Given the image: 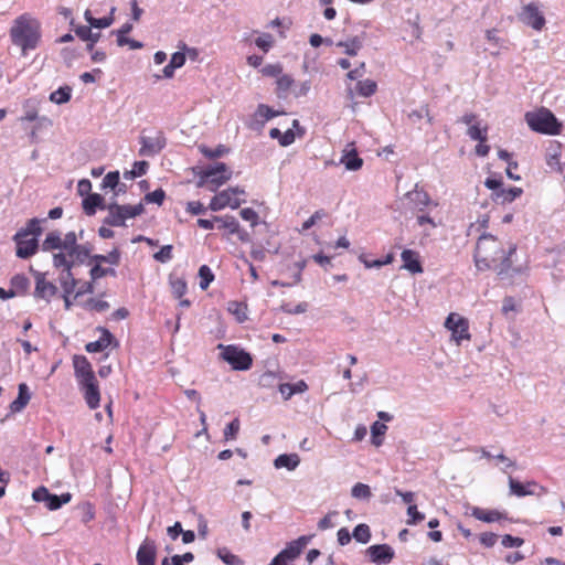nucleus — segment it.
I'll return each mask as SVG.
<instances>
[{"label": "nucleus", "mask_w": 565, "mask_h": 565, "mask_svg": "<svg viewBox=\"0 0 565 565\" xmlns=\"http://www.w3.org/2000/svg\"><path fill=\"white\" fill-rule=\"evenodd\" d=\"M78 236L75 232H67L64 236L60 231H51L41 244V249L51 253L54 269H68L72 253L78 245Z\"/></svg>", "instance_id": "f257e3e1"}, {"label": "nucleus", "mask_w": 565, "mask_h": 565, "mask_svg": "<svg viewBox=\"0 0 565 565\" xmlns=\"http://www.w3.org/2000/svg\"><path fill=\"white\" fill-rule=\"evenodd\" d=\"M10 35L13 44L20 46L25 54L34 50L40 40V23L28 15H21L11 28Z\"/></svg>", "instance_id": "f03ea898"}, {"label": "nucleus", "mask_w": 565, "mask_h": 565, "mask_svg": "<svg viewBox=\"0 0 565 565\" xmlns=\"http://www.w3.org/2000/svg\"><path fill=\"white\" fill-rule=\"evenodd\" d=\"M196 174L199 177L196 185L199 188L206 186L214 192L231 179L232 171L224 162H217L201 169Z\"/></svg>", "instance_id": "7ed1b4c3"}, {"label": "nucleus", "mask_w": 565, "mask_h": 565, "mask_svg": "<svg viewBox=\"0 0 565 565\" xmlns=\"http://www.w3.org/2000/svg\"><path fill=\"white\" fill-rule=\"evenodd\" d=\"M525 120L529 127L536 132L545 135H558L561 124L554 114L547 108H541L539 111H529L525 114Z\"/></svg>", "instance_id": "20e7f679"}, {"label": "nucleus", "mask_w": 565, "mask_h": 565, "mask_svg": "<svg viewBox=\"0 0 565 565\" xmlns=\"http://www.w3.org/2000/svg\"><path fill=\"white\" fill-rule=\"evenodd\" d=\"M503 254L501 243L491 234H482L477 242L475 250V260L477 264L483 263L486 266H490L491 263H495Z\"/></svg>", "instance_id": "39448f33"}, {"label": "nucleus", "mask_w": 565, "mask_h": 565, "mask_svg": "<svg viewBox=\"0 0 565 565\" xmlns=\"http://www.w3.org/2000/svg\"><path fill=\"white\" fill-rule=\"evenodd\" d=\"M108 211L107 216L104 218L103 223L108 226H125L126 221L128 218H134L143 213L145 207L142 203L136 205H119L117 203H111L107 205Z\"/></svg>", "instance_id": "423d86ee"}, {"label": "nucleus", "mask_w": 565, "mask_h": 565, "mask_svg": "<svg viewBox=\"0 0 565 565\" xmlns=\"http://www.w3.org/2000/svg\"><path fill=\"white\" fill-rule=\"evenodd\" d=\"M243 195H245L244 189L239 186L228 188L215 194L209 207L214 212L221 211L227 206L235 210L245 202V199L242 198Z\"/></svg>", "instance_id": "0eeeda50"}, {"label": "nucleus", "mask_w": 565, "mask_h": 565, "mask_svg": "<svg viewBox=\"0 0 565 565\" xmlns=\"http://www.w3.org/2000/svg\"><path fill=\"white\" fill-rule=\"evenodd\" d=\"M222 349L221 356L226 361L234 370L246 371L249 370L253 364L250 354L235 345H218Z\"/></svg>", "instance_id": "6e6552de"}, {"label": "nucleus", "mask_w": 565, "mask_h": 565, "mask_svg": "<svg viewBox=\"0 0 565 565\" xmlns=\"http://www.w3.org/2000/svg\"><path fill=\"white\" fill-rule=\"evenodd\" d=\"M139 142L141 145L139 156L154 157L166 147L167 139L162 131L157 130L150 135H141Z\"/></svg>", "instance_id": "1a4fd4ad"}, {"label": "nucleus", "mask_w": 565, "mask_h": 565, "mask_svg": "<svg viewBox=\"0 0 565 565\" xmlns=\"http://www.w3.org/2000/svg\"><path fill=\"white\" fill-rule=\"evenodd\" d=\"M32 498L35 502L44 503L49 510L55 511L62 505L68 503L72 500V494L70 492H65L57 495L51 493L45 487H39L33 491Z\"/></svg>", "instance_id": "9d476101"}, {"label": "nucleus", "mask_w": 565, "mask_h": 565, "mask_svg": "<svg viewBox=\"0 0 565 565\" xmlns=\"http://www.w3.org/2000/svg\"><path fill=\"white\" fill-rule=\"evenodd\" d=\"M445 327L451 331V337L457 344H460L462 340L470 339L468 320L458 313H449L446 318Z\"/></svg>", "instance_id": "9b49d317"}, {"label": "nucleus", "mask_w": 565, "mask_h": 565, "mask_svg": "<svg viewBox=\"0 0 565 565\" xmlns=\"http://www.w3.org/2000/svg\"><path fill=\"white\" fill-rule=\"evenodd\" d=\"M35 278V288L33 297L50 302L51 299L57 294L58 289L52 281L46 279V274L41 271H33Z\"/></svg>", "instance_id": "f8f14e48"}, {"label": "nucleus", "mask_w": 565, "mask_h": 565, "mask_svg": "<svg viewBox=\"0 0 565 565\" xmlns=\"http://www.w3.org/2000/svg\"><path fill=\"white\" fill-rule=\"evenodd\" d=\"M58 273L57 280L61 285V288L63 290V300H64V307L66 310H70L73 306V302L71 300V295L74 294L75 288L78 285V280L75 278V275L73 271H70L68 269H55Z\"/></svg>", "instance_id": "ddd939ff"}, {"label": "nucleus", "mask_w": 565, "mask_h": 565, "mask_svg": "<svg viewBox=\"0 0 565 565\" xmlns=\"http://www.w3.org/2000/svg\"><path fill=\"white\" fill-rule=\"evenodd\" d=\"M519 19L522 23L531 26L535 31H541L546 23L543 13L535 3L524 6L519 14Z\"/></svg>", "instance_id": "4468645a"}, {"label": "nucleus", "mask_w": 565, "mask_h": 565, "mask_svg": "<svg viewBox=\"0 0 565 565\" xmlns=\"http://www.w3.org/2000/svg\"><path fill=\"white\" fill-rule=\"evenodd\" d=\"M370 562L375 565H387L395 557V552L388 544L371 545L365 551Z\"/></svg>", "instance_id": "2eb2a0df"}, {"label": "nucleus", "mask_w": 565, "mask_h": 565, "mask_svg": "<svg viewBox=\"0 0 565 565\" xmlns=\"http://www.w3.org/2000/svg\"><path fill=\"white\" fill-rule=\"evenodd\" d=\"M309 539L307 536H300L285 546L276 556L287 563H292L297 559L305 547L307 546Z\"/></svg>", "instance_id": "dca6fc26"}, {"label": "nucleus", "mask_w": 565, "mask_h": 565, "mask_svg": "<svg viewBox=\"0 0 565 565\" xmlns=\"http://www.w3.org/2000/svg\"><path fill=\"white\" fill-rule=\"evenodd\" d=\"M406 199L413 204V207L418 212H425L429 205L438 206L437 202L431 201L429 194L418 188V184L405 194Z\"/></svg>", "instance_id": "f3484780"}, {"label": "nucleus", "mask_w": 565, "mask_h": 565, "mask_svg": "<svg viewBox=\"0 0 565 565\" xmlns=\"http://www.w3.org/2000/svg\"><path fill=\"white\" fill-rule=\"evenodd\" d=\"M157 556V546L153 540L146 537L140 544L136 559L138 565H154Z\"/></svg>", "instance_id": "a211bd4d"}, {"label": "nucleus", "mask_w": 565, "mask_h": 565, "mask_svg": "<svg viewBox=\"0 0 565 565\" xmlns=\"http://www.w3.org/2000/svg\"><path fill=\"white\" fill-rule=\"evenodd\" d=\"M509 486L510 492L520 498L535 494L540 495L542 492H545L544 488L534 481L522 483L513 478H510Z\"/></svg>", "instance_id": "6ab92c4d"}, {"label": "nucleus", "mask_w": 565, "mask_h": 565, "mask_svg": "<svg viewBox=\"0 0 565 565\" xmlns=\"http://www.w3.org/2000/svg\"><path fill=\"white\" fill-rule=\"evenodd\" d=\"M17 245L15 255L21 259H28L39 250V239L36 237H20L17 238V233L13 236Z\"/></svg>", "instance_id": "aec40b11"}, {"label": "nucleus", "mask_w": 565, "mask_h": 565, "mask_svg": "<svg viewBox=\"0 0 565 565\" xmlns=\"http://www.w3.org/2000/svg\"><path fill=\"white\" fill-rule=\"evenodd\" d=\"M73 365L75 371V376L78 383L85 381H94L96 379L95 373L93 372L92 365L86 356L84 355H75L73 358Z\"/></svg>", "instance_id": "412c9836"}, {"label": "nucleus", "mask_w": 565, "mask_h": 565, "mask_svg": "<svg viewBox=\"0 0 565 565\" xmlns=\"http://www.w3.org/2000/svg\"><path fill=\"white\" fill-rule=\"evenodd\" d=\"M78 385L84 393V397L88 407L90 409H96L97 407H99L100 394L97 380L94 379V381H85L78 383Z\"/></svg>", "instance_id": "4be33fe9"}, {"label": "nucleus", "mask_w": 565, "mask_h": 565, "mask_svg": "<svg viewBox=\"0 0 565 565\" xmlns=\"http://www.w3.org/2000/svg\"><path fill=\"white\" fill-rule=\"evenodd\" d=\"M516 252V246L515 245H511L509 247V250L508 253L505 254V252L503 250V254H500V267H499V276L501 277H512L514 274H520L521 273V267H514L513 266V262H512V256L515 254Z\"/></svg>", "instance_id": "5701e85b"}, {"label": "nucleus", "mask_w": 565, "mask_h": 565, "mask_svg": "<svg viewBox=\"0 0 565 565\" xmlns=\"http://www.w3.org/2000/svg\"><path fill=\"white\" fill-rule=\"evenodd\" d=\"M340 163L344 164L349 171H358L362 168L363 160L359 157L353 143L348 145L343 150Z\"/></svg>", "instance_id": "b1692460"}, {"label": "nucleus", "mask_w": 565, "mask_h": 565, "mask_svg": "<svg viewBox=\"0 0 565 565\" xmlns=\"http://www.w3.org/2000/svg\"><path fill=\"white\" fill-rule=\"evenodd\" d=\"M93 246L88 243L86 244H78L77 247L72 253V258L70 262V271H73V269L76 266L84 265L88 262V259L92 257Z\"/></svg>", "instance_id": "393cba45"}, {"label": "nucleus", "mask_w": 565, "mask_h": 565, "mask_svg": "<svg viewBox=\"0 0 565 565\" xmlns=\"http://www.w3.org/2000/svg\"><path fill=\"white\" fill-rule=\"evenodd\" d=\"M403 267L412 274L423 273L418 253L412 249H404L401 254Z\"/></svg>", "instance_id": "a878e982"}, {"label": "nucleus", "mask_w": 565, "mask_h": 565, "mask_svg": "<svg viewBox=\"0 0 565 565\" xmlns=\"http://www.w3.org/2000/svg\"><path fill=\"white\" fill-rule=\"evenodd\" d=\"M131 30H132V24L127 22V23L122 24L119 30L113 31V33L117 34V44L119 46L129 45V47L131 50L141 49L143 46V44L141 42L126 36V34H128Z\"/></svg>", "instance_id": "bb28decb"}, {"label": "nucleus", "mask_w": 565, "mask_h": 565, "mask_svg": "<svg viewBox=\"0 0 565 565\" xmlns=\"http://www.w3.org/2000/svg\"><path fill=\"white\" fill-rule=\"evenodd\" d=\"M83 209L84 212L92 216L96 213V210H106L107 205H105L104 198L98 193H90L83 200Z\"/></svg>", "instance_id": "cd10ccee"}, {"label": "nucleus", "mask_w": 565, "mask_h": 565, "mask_svg": "<svg viewBox=\"0 0 565 565\" xmlns=\"http://www.w3.org/2000/svg\"><path fill=\"white\" fill-rule=\"evenodd\" d=\"M523 190L521 188L511 186L502 188L499 192H492V200L498 204H505L513 202L516 198L521 196Z\"/></svg>", "instance_id": "c85d7f7f"}, {"label": "nucleus", "mask_w": 565, "mask_h": 565, "mask_svg": "<svg viewBox=\"0 0 565 565\" xmlns=\"http://www.w3.org/2000/svg\"><path fill=\"white\" fill-rule=\"evenodd\" d=\"M364 42V33L362 35H355L347 39L345 41H339L335 43L338 47H342L344 53L349 56L358 55L362 49Z\"/></svg>", "instance_id": "c756f323"}, {"label": "nucleus", "mask_w": 565, "mask_h": 565, "mask_svg": "<svg viewBox=\"0 0 565 565\" xmlns=\"http://www.w3.org/2000/svg\"><path fill=\"white\" fill-rule=\"evenodd\" d=\"M31 393L25 383L19 384L18 387V397L10 404V411L12 413L21 412L30 402Z\"/></svg>", "instance_id": "7c9ffc66"}, {"label": "nucleus", "mask_w": 565, "mask_h": 565, "mask_svg": "<svg viewBox=\"0 0 565 565\" xmlns=\"http://www.w3.org/2000/svg\"><path fill=\"white\" fill-rule=\"evenodd\" d=\"M113 339L114 335L107 329H103L99 339L93 342H88L85 345V349L89 353L102 352L110 345Z\"/></svg>", "instance_id": "2f4dec72"}, {"label": "nucleus", "mask_w": 565, "mask_h": 565, "mask_svg": "<svg viewBox=\"0 0 565 565\" xmlns=\"http://www.w3.org/2000/svg\"><path fill=\"white\" fill-rule=\"evenodd\" d=\"M42 222H45V218L40 220V218L33 217V218L29 220L25 227H22L17 232V238L28 237L30 235H32V237L38 238L43 232V230L41 227Z\"/></svg>", "instance_id": "473e14b6"}, {"label": "nucleus", "mask_w": 565, "mask_h": 565, "mask_svg": "<svg viewBox=\"0 0 565 565\" xmlns=\"http://www.w3.org/2000/svg\"><path fill=\"white\" fill-rule=\"evenodd\" d=\"M116 11V8L115 7H111L110 9V14L108 17H104V18H94L92 15V12L90 10H86L85 13H84V18L86 20V22L92 26V28H96V29H105V28H108L113 24L114 22V13Z\"/></svg>", "instance_id": "72a5a7b5"}, {"label": "nucleus", "mask_w": 565, "mask_h": 565, "mask_svg": "<svg viewBox=\"0 0 565 565\" xmlns=\"http://www.w3.org/2000/svg\"><path fill=\"white\" fill-rule=\"evenodd\" d=\"M299 463L300 458L297 454H281L274 460L275 468H286L289 471L295 470Z\"/></svg>", "instance_id": "f704fd0d"}, {"label": "nucleus", "mask_w": 565, "mask_h": 565, "mask_svg": "<svg viewBox=\"0 0 565 565\" xmlns=\"http://www.w3.org/2000/svg\"><path fill=\"white\" fill-rule=\"evenodd\" d=\"M214 221L216 222V227L225 230L228 235H234L235 232H238V221L233 215L214 216Z\"/></svg>", "instance_id": "c9c22d12"}, {"label": "nucleus", "mask_w": 565, "mask_h": 565, "mask_svg": "<svg viewBox=\"0 0 565 565\" xmlns=\"http://www.w3.org/2000/svg\"><path fill=\"white\" fill-rule=\"evenodd\" d=\"M471 515L487 523L499 521L502 518L501 513L497 510H484L478 507L471 509Z\"/></svg>", "instance_id": "e433bc0d"}, {"label": "nucleus", "mask_w": 565, "mask_h": 565, "mask_svg": "<svg viewBox=\"0 0 565 565\" xmlns=\"http://www.w3.org/2000/svg\"><path fill=\"white\" fill-rule=\"evenodd\" d=\"M276 92L279 98H287L289 90L295 85V81L290 75L281 74L276 81Z\"/></svg>", "instance_id": "4c0bfd02"}, {"label": "nucleus", "mask_w": 565, "mask_h": 565, "mask_svg": "<svg viewBox=\"0 0 565 565\" xmlns=\"http://www.w3.org/2000/svg\"><path fill=\"white\" fill-rule=\"evenodd\" d=\"M416 216V223L419 227L423 228L424 235L428 236L430 235V230H434L438 226L437 222L433 217H430L428 214L424 212H419Z\"/></svg>", "instance_id": "58836bf2"}, {"label": "nucleus", "mask_w": 565, "mask_h": 565, "mask_svg": "<svg viewBox=\"0 0 565 565\" xmlns=\"http://www.w3.org/2000/svg\"><path fill=\"white\" fill-rule=\"evenodd\" d=\"M89 276L93 281H96L106 276L116 277L117 271L113 267H103L98 264H94L89 270Z\"/></svg>", "instance_id": "ea45409f"}, {"label": "nucleus", "mask_w": 565, "mask_h": 565, "mask_svg": "<svg viewBox=\"0 0 565 565\" xmlns=\"http://www.w3.org/2000/svg\"><path fill=\"white\" fill-rule=\"evenodd\" d=\"M72 96V88L68 86L60 87L50 94V100L54 104L62 105L67 103Z\"/></svg>", "instance_id": "a19ab883"}, {"label": "nucleus", "mask_w": 565, "mask_h": 565, "mask_svg": "<svg viewBox=\"0 0 565 565\" xmlns=\"http://www.w3.org/2000/svg\"><path fill=\"white\" fill-rule=\"evenodd\" d=\"M377 85L372 79L359 81L356 83L355 89L358 94L362 97H370L376 92Z\"/></svg>", "instance_id": "79ce46f5"}, {"label": "nucleus", "mask_w": 565, "mask_h": 565, "mask_svg": "<svg viewBox=\"0 0 565 565\" xmlns=\"http://www.w3.org/2000/svg\"><path fill=\"white\" fill-rule=\"evenodd\" d=\"M352 536L362 544H366L371 540V530L367 524H358L352 533Z\"/></svg>", "instance_id": "37998d69"}, {"label": "nucleus", "mask_w": 565, "mask_h": 565, "mask_svg": "<svg viewBox=\"0 0 565 565\" xmlns=\"http://www.w3.org/2000/svg\"><path fill=\"white\" fill-rule=\"evenodd\" d=\"M387 426L380 422L373 423L371 426V435H372V444L376 447L381 446L383 443V435L386 433Z\"/></svg>", "instance_id": "c03bdc74"}, {"label": "nucleus", "mask_w": 565, "mask_h": 565, "mask_svg": "<svg viewBox=\"0 0 565 565\" xmlns=\"http://www.w3.org/2000/svg\"><path fill=\"white\" fill-rule=\"evenodd\" d=\"M30 281L24 275H15L11 279V289L15 292V296L19 294H24L29 288Z\"/></svg>", "instance_id": "a18cd8bd"}, {"label": "nucleus", "mask_w": 565, "mask_h": 565, "mask_svg": "<svg viewBox=\"0 0 565 565\" xmlns=\"http://www.w3.org/2000/svg\"><path fill=\"white\" fill-rule=\"evenodd\" d=\"M487 132H488V128L487 127L482 128V127H480L479 122H477V124L471 125L468 128L467 135L472 140H477L479 142H486L487 141Z\"/></svg>", "instance_id": "49530a36"}, {"label": "nucleus", "mask_w": 565, "mask_h": 565, "mask_svg": "<svg viewBox=\"0 0 565 565\" xmlns=\"http://www.w3.org/2000/svg\"><path fill=\"white\" fill-rule=\"evenodd\" d=\"M408 118L414 125L418 124L424 118H426L427 122L429 124L433 120V118L429 115L428 107L426 105L420 106L418 109L412 110L408 114Z\"/></svg>", "instance_id": "de8ad7c7"}, {"label": "nucleus", "mask_w": 565, "mask_h": 565, "mask_svg": "<svg viewBox=\"0 0 565 565\" xmlns=\"http://www.w3.org/2000/svg\"><path fill=\"white\" fill-rule=\"evenodd\" d=\"M200 151L207 159H216V158H221L225 153H227L228 149L223 145H220L215 148H209L206 146H201Z\"/></svg>", "instance_id": "09e8293b"}, {"label": "nucleus", "mask_w": 565, "mask_h": 565, "mask_svg": "<svg viewBox=\"0 0 565 565\" xmlns=\"http://www.w3.org/2000/svg\"><path fill=\"white\" fill-rule=\"evenodd\" d=\"M200 288L205 290L214 280V274L207 265H202L199 268Z\"/></svg>", "instance_id": "8fccbe9b"}, {"label": "nucleus", "mask_w": 565, "mask_h": 565, "mask_svg": "<svg viewBox=\"0 0 565 565\" xmlns=\"http://www.w3.org/2000/svg\"><path fill=\"white\" fill-rule=\"evenodd\" d=\"M351 494L353 498L359 500H369L372 495L370 487L361 482L353 486Z\"/></svg>", "instance_id": "3c124183"}, {"label": "nucleus", "mask_w": 565, "mask_h": 565, "mask_svg": "<svg viewBox=\"0 0 565 565\" xmlns=\"http://www.w3.org/2000/svg\"><path fill=\"white\" fill-rule=\"evenodd\" d=\"M217 556L226 565H242L243 564V561L237 555L231 553L226 547L218 548Z\"/></svg>", "instance_id": "603ef678"}, {"label": "nucleus", "mask_w": 565, "mask_h": 565, "mask_svg": "<svg viewBox=\"0 0 565 565\" xmlns=\"http://www.w3.org/2000/svg\"><path fill=\"white\" fill-rule=\"evenodd\" d=\"M170 286L175 298H182L186 294L188 286L183 278L171 279Z\"/></svg>", "instance_id": "864d4df0"}, {"label": "nucleus", "mask_w": 565, "mask_h": 565, "mask_svg": "<svg viewBox=\"0 0 565 565\" xmlns=\"http://www.w3.org/2000/svg\"><path fill=\"white\" fill-rule=\"evenodd\" d=\"M285 114L284 111L274 110L265 104H259L256 110V116L263 118L265 121L276 116Z\"/></svg>", "instance_id": "5fc2aeb1"}, {"label": "nucleus", "mask_w": 565, "mask_h": 565, "mask_svg": "<svg viewBox=\"0 0 565 565\" xmlns=\"http://www.w3.org/2000/svg\"><path fill=\"white\" fill-rule=\"evenodd\" d=\"M119 185V172L118 171H110L108 172L102 182L103 189H111L115 190Z\"/></svg>", "instance_id": "6e6d98bb"}, {"label": "nucleus", "mask_w": 565, "mask_h": 565, "mask_svg": "<svg viewBox=\"0 0 565 565\" xmlns=\"http://www.w3.org/2000/svg\"><path fill=\"white\" fill-rule=\"evenodd\" d=\"M84 307L88 310L104 312L109 309V303L105 300L90 298L84 303Z\"/></svg>", "instance_id": "4d7b16f0"}, {"label": "nucleus", "mask_w": 565, "mask_h": 565, "mask_svg": "<svg viewBox=\"0 0 565 565\" xmlns=\"http://www.w3.org/2000/svg\"><path fill=\"white\" fill-rule=\"evenodd\" d=\"M559 157H561V152H559V145H556L553 149V151H551L548 153V157H547V160H546V163L547 166L551 168V169H554V170H557V171H561V161H559Z\"/></svg>", "instance_id": "13d9d810"}, {"label": "nucleus", "mask_w": 565, "mask_h": 565, "mask_svg": "<svg viewBox=\"0 0 565 565\" xmlns=\"http://www.w3.org/2000/svg\"><path fill=\"white\" fill-rule=\"evenodd\" d=\"M407 515L409 519L407 520L408 525H415L422 522L425 519V514L417 510V507L414 504L408 505Z\"/></svg>", "instance_id": "bf43d9fd"}, {"label": "nucleus", "mask_w": 565, "mask_h": 565, "mask_svg": "<svg viewBox=\"0 0 565 565\" xmlns=\"http://www.w3.org/2000/svg\"><path fill=\"white\" fill-rule=\"evenodd\" d=\"M239 215L244 221L249 222L252 227L258 224L259 216L252 207L242 209Z\"/></svg>", "instance_id": "052dcab7"}, {"label": "nucleus", "mask_w": 565, "mask_h": 565, "mask_svg": "<svg viewBox=\"0 0 565 565\" xmlns=\"http://www.w3.org/2000/svg\"><path fill=\"white\" fill-rule=\"evenodd\" d=\"M153 258L160 263H168L172 259V245H164L153 255Z\"/></svg>", "instance_id": "680f3d73"}, {"label": "nucleus", "mask_w": 565, "mask_h": 565, "mask_svg": "<svg viewBox=\"0 0 565 565\" xmlns=\"http://www.w3.org/2000/svg\"><path fill=\"white\" fill-rule=\"evenodd\" d=\"M166 198V193L162 189H157L152 192H149L145 195V201L147 203H154L161 205Z\"/></svg>", "instance_id": "e2e57ef3"}, {"label": "nucleus", "mask_w": 565, "mask_h": 565, "mask_svg": "<svg viewBox=\"0 0 565 565\" xmlns=\"http://www.w3.org/2000/svg\"><path fill=\"white\" fill-rule=\"evenodd\" d=\"M262 73L269 77H279L282 74V66L279 63L267 64L262 68Z\"/></svg>", "instance_id": "0e129e2a"}, {"label": "nucleus", "mask_w": 565, "mask_h": 565, "mask_svg": "<svg viewBox=\"0 0 565 565\" xmlns=\"http://www.w3.org/2000/svg\"><path fill=\"white\" fill-rule=\"evenodd\" d=\"M311 89V82L310 81H303L301 83H298L295 85L292 89V94L296 98L307 96L308 93Z\"/></svg>", "instance_id": "69168bd1"}, {"label": "nucleus", "mask_w": 565, "mask_h": 565, "mask_svg": "<svg viewBox=\"0 0 565 565\" xmlns=\"http://www.w3.org/2000/svg\"><path fill=\"white\" fill-rule=\"evenodd\" d=\"M501 543L505 548H513V547L522 546L524 543V540L521 537H518V536H512L510 534H505L502 536Z\"/></svg>", "instance_id": "338daca9"}, {"label": "nucleus", "mask_w": 565, "mask_h": 565, "mask_svg": "<svg viewBox=\"0 0 565 565\" xmlns=\"http://www.w3.org/2000/svg\"><path fill=\"white\" fill-rule=\"evenodd\" d=\"M239 430L238 418L233 419L224 429V437L226 440L235 439Z\"/></svg>", "instance_id": "774afa93"}]
</instances>
